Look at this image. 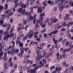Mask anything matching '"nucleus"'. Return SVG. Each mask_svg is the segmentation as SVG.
<instances>
[{
    "mask_svg": "<svg viewBox=\"0 0 73 73\" xmlns=\"http://www.w3.org/2000/svg\"><path fill=\"white\" fill-rule=\"evenodd\" d=\"M36 1V0H30V4L31 5H33L34 3Z\"/></svg>",
    "mask_w": 73,
    "mask_h": 73,
    "instance_id": "nucleus-24",
    "label": "nucleus"
},
{
    "mask_svg": "<svg viewBox=\"0 0 73 73\" xmlns=\"http://www.w3.org/2000/svg\"><path fill=\"white\" fill-rule=\"evenodd\" d=\"M22 9L23 8H21L18 9V12H19V13H21V15H27V14H28V12H25V9L22 10Z\"/></svg>",
    "mask_w": 73,
    "mask_h": 73,
    "instance_id": "nucleus-7",
    "label": "nucleus"
},
{
    "mask_svg": "<svg viewBox=\"0 0 73 73\" xmlns=\"http://www.w3.org/2000/svg\"><path fill=\"white\" fill-rule=\"evenodd\" d=\"M19 51V50L18 49L14 50L12 49H11V55H13L15 53H17Z\"/></svg>",
    "mask_w": 73,
    "mask_h": 73,
    "instance_id": "nucleus-10",
    "label": "nucleus"
},
{
    "mask_svg": "<svg viewBox=\"0 0 73 73\" xmlns=\"http://www.w3.org/2000/svg\"><path fill=\"white\" fill-rule=\"evenodd\" d=\"M46 29H44L43 30H42V31H41V33H43L45 32L46 31Z\"/></svg>",
    "mask_w": 73,
    "mask_h": 73,
    "instance_id": "nucleus-58",
    "label": "nucleus"
},
{
    "mask_svg": "<svg viewBox=\"0 0 73 73\" xmlns=\"http://www.w3.org/2000/svg\"><path fill=\"white\" fill-rule=\"evenodd\" d=\"M1 17H2L3 18H5V15H4V14H2V15H1Z\"/></svg>",
    "mask_w": 73,
    "mask_h": 73,
    "instance_id": "nucleus-54",
    "label": "nucleus"
},
{
    "mask_svg": "<svg viewBox=\"0 0 73 73\" xmlns=\"http://www.w3.org/2000/svg\"><path fill=\"white\" fill-rule=\"evenodd\" d=\"M62 55H60L59 53H57L56 54V58L58 61L61 58Z\"/></svg>",
    "mask_w": 73,
    "mask_h": 73,
    "instance_id": "nucleus-13",
    "label": "nucleus"
},
{
    "mask_svg": "<svg viewBox=\"0 0 73 73\" xmlns=\"http://www.w3.org/2000/svg\"><path fill=\"white\" fill-rule=\"evenodd\" d=\"M11 43H12V44H13V46H12V48H13L14 47H15V42L13 41H13H12V42H11Z\"/></svg>",
    "mask_w": 73,
    "mask_h": 73,
    "instance_id": "nucleus-34",
    "label": "nucleus"
},
{
    "mask_svg": "<svg viewBox=\"0 0 73 73\" xmlns=\"http://www.w3.org/2000/svg\"><path fill=\"white\" fill-rule=\"evenodd\" d=\"M40 48L39 47H37L36 48V50H37V49H42V48L43 47H44V44H40Z\"/></svg>",
    "mask_w": 73,
    "mask_h": 73,
    "instance_id": "nucleus-15",
    "label": "nucleus"
},
{
    "mask_svg": "<svg viewBox=\"0 0 73 73\" xmlns=\"http://www.w3.org/2000/svg\"><path fill=\"white\" fill-rule=\"evenodd\" d=\"M66 40V39H64V40H63L62 43V44H64Z\"/></svg>",
    "mask_w": 73,
    "mask_h": 73,
    "instance_id": "nucleus-46",
    "label": "nucleus"
},
{
    "mask_svg": "<svg viewBox=\"0 0 73 73\" xmlns=\"http://www.w3.org/2000/svg\"><path fill=\"white\" fill-rule=\"evenodd\" d=\"M55 5V2H51V5Z\"/></svg>",
    "mask_w": 73,
    "mask_h": 73,
    "instance_id": "nucleus-59",
    "label": "nucleus"
},
{
    "mask_svg": "<svg viewBox=\"0 0 73 73\" xmlns=\"http://www.w3.org/2000/svg\"><path fill=\"white\" fill-rule=\"evenodd\" d=\"M73 25V22H69L67 24V26H70V25Z\"/></svg>",
    "mask_w": 73,
    "mask_h": 73,
    "instance_id": "nucleus-29",
    "label": "nucleus"
},
{
    "mask_svg": "<svg viewBox=\"0 0 73 73\" xmlns=\"http://www.w3.org/2000/svg\"><path fill=\"white\" fill-rule=\"evenodd\" d=\"M12 58H9V63L11 62L12 61Z\"/></svg>",
    "mask_w": 73,
    "mask_h": 73,
    "instance_id": "nucleus-49",
    "label": "nucleus"
},
{
    "mask_svg": "<svg viewBox=\"0 0 73 73\" xmlns=\"http://www.w3.org/2000/svg\"><path fill=\"white\" fill-rule=\"evenodd\" d=\"M47 1L46 0L44 1L42 3L44 6H46L47 5Z\"/></svg>",
    "mask_w": 73,
    "mask_h": 73,
    "instance_id": "nucleus-27",
    "label": "nucleus"
},
{
    "mask_svg": "<svg viewBox=\"0 0 73 73\" xmlns=\"http://www.w3.org/2000/svg\"><path fill=\"white\" fill-rule=\"evenodd\" d=\"M48 21H49V19H48V18H47L46 19V21H44V22L45 23H48V25L49 26H50L52 25V24L51 23H48Z\"/></svg>",
    "mask_w": 73,
    "mask_h": 73,
    "instance_id": "nucleus-17",
    "label": "nucleus"
},
{
    "mask_svg": "<svg viewBox=\"0 0 73 73\" xmlns=\"http://www.w3.org/2000/svg\"><path fill=\"white\" fill-rule=\"evenodd\" d=\"M66 0H62L61 3H59L57 6V7L58 8L59 10L60 11H62L63 10L64 8V5L63 4L64 1Z\"/></svg>",
    "mask_w": 73,
    "mask_h": 73,
    "instance_id": "nucleus-6",
    "label": "nucleus"
},
{
    "mask_svg": "<svg viewBox=\"0 0 73 73\" xmlns=\"http://www.w3.org/2000/svg\"><path fill=\"white\" fill-rule=\"evenodd\" d=\"M5 68L6 70H7L9 66L7 63H5L4 64Z\"/></svg>",
    "mask_w": 73,
    "mask_h": 73,
    "instance_id": "nucleus-22",
    "label": "nucleus"
},
{
    "mask_svg": "<svg viewBox=\"0 0 73 73\" xmlns=\"http://www.w3.org/2000/svg\"><path fill=\"white\" fill-rule=\"evenodd\" d=\"M50 21L52 23H56L58 21V19H57V18H51Z\"/></svg>",
    "mask_w": 73,
    "mask_h": 73,
    "instance_id": "nucleus-12",
    "label": "nucleus"
},
{
    "mask_svg": "<svg viewBox=\"0 0 73 73\" xmlns=\"http://www.w3.org/2000/svg\"><path fill=\"white\" fill-rule=\"evenodd\" d=\"M34 34L33 30H30L29 33L26 34L27 37H29V38H31L33 37V35Z\"/></svg>",
    "mask_w": 73,
    "mask_h": 73,
    "instance_id": "nucleus-9",
    "label": "nucleus"
},
{
    "mask_svg": "<svg viewBox=\"0 0 73 73\" xmlns=\"http://www.w3.org/2000/svg\"><path fill=\"white\" fill-rule=\"evenodd\" d=\"M29 50V48H25V51L26 52L27 50Z\"/></svg>",
    "mask_w": 73,
    "mask_h": 73,
    "instance_id": "nucleus-61",
    "label": "nucleus"
},
{
    "mask_svg": "<svg viewBox=\"0 0 73 73\" xmlns=\"http://www.w3.org/2000/svg\"><path fill=\"white\" fill-rule=\"evenodd\" d=\"M3 54V51H1L0 53V59H1L2 58V57L1 56H2Z\"/></svg>",
    "mask_w": 73,
    "mask_h": 73,
    "instance_id": "nucleus-32",
    "label": "nucleus"
},
{
    "mask_svg": "<svg viewBox=\"0 0 73 73\" xmlns=\"http://www.w3.org/2000/svg\"><path fill=\"white\" fill-rule=\"evenodd\" d=\"M19 5L21 6V7L23 8H25L27 7V5H25L24 3H23L22 1H21L19 3H18L17 4L15 3V6L14 7V8L13 9V12H15L16 11L15 8H17L18 6Z\"/></svg>",
    "mask_w": 73,
    "mask_h": 73,
    "instance_id": "nucleus-4",
    "label": "nucleus"
},
{
    "mask_svg": "<svg viewBox=\"0 0 73 73\" xmlns=\"http://www.w3.org/2000/svg\"><path fill=\"white\" fill-rule=\"evenodd\" d=\"M3 9V7L2 6H0V12Z\"/></svg>",
    "mask_w": 73,
    "mask_h": 73,
    "instance_id": "nucleus-41",
    "label": "nucleus"
},
{
    "mask_svg": "<svg viewBox=\"0 0 73 73\" xmlns=\"http://www.w3.org/2000/svg\"><path fill=\"white\" fill-rule=\"evenodd\" d=\"M38 7V5L34 6V7H33V8L37 9Z\"/></svg>",
    "mask_w": 73,
    "mask_h": 73,
    "instance_id": "nucleus-50",
    "label": "nucleus"
},
{
    "mask_svg": "<svg viewBox=\"0 0 73 73\" xmlns=\"http://www.w3.org/2000/svg\"><path fill=\"white\" fill-rule=\"evenodd\" d=\"M62 17V15L61 14H59V19H61Z\"/></svg>",
    "mask_w": 73,
    "mask_h": 73,
    "instance_id": "nucleus-52",
    "label": "nucleus"
},
{
    "mask_svg": "<svg viewBox=\"0 0 73 73\" xmlns=\"http://www.w3.org/2000/svg\"><path fill=\"white\" fill-rule=\"evenodd\" d=\"M70 16V15H69V14H67L66 15L65 17H64V19L65 20H69V17Z\"/></svg>",
    "mask_w": 73,
    "mask_h": 73,
    "instance_id": "nucleus-14",
    "label": "nucleus"
},
{
    "mask_svg": "<svg viewBox=\"0 0 73 73\" xmlns=\"http://www.w3.org/2000/svg\"><path fill=\"white\" fill-rule=\"evenodd\" d=\"M57 7H55L53 8V10L54 11H56L57 10Z\"/></svg>",
    "mask_w": 73,
    "mask_h": 73,
    "instance_id": "nucleus-57",
    "label": "nucleus"
},
{
    "mask_svg": "<svg viewBox=\"0 0 73 73\" xmlns=\"http://www.w3.org/2000/svg\"><path fill=\"white\" fill-rule=\"evenodd\" d=\"M60 1V0H55V3L56 4H57Z\"/></svg>",
    "mask_w": 73,
    "mask_h": 73,
    "instance_id": "nucleus-48",
    "label": "nucleus"
},
{
    "mask_svg": "<svg viewBox=\"0 0 73 73\" xmlns=\"http://www.w3.org/2000/svg\"><path fill=\"white\" fill-rule=\"evenodd\" d=\"M55 68V66H52V67H51L50 68V71H52V70L54 69Z\"/></svg>",
    "mask_w": 73,
    "mask_h": 73,
    "instance_id": "nucleus-42",
    "label": "nucleus"
},
{
    "mask_svg": "<svg viewBox=\"0 0 73 73\" xmlns=\"http://www.w3.org/2000/svg\"><path fill=\"white\" fill-rule=\"evenodd\" d=\"M69 69H71L72 70H73V66L70 67Z\"/></svg>",
    "mask_w": 73,
    "mask_h": 73,
    "instance_id": "nucleus-63",
    "label": "nucleus"
},
{
    "mask_svg": "<svg viewBox=\"0 0 73 73\" xmlns=\"http://www.w3.org/2000/svg\"><path fill=\"white\" fill-rule=\"evenodd\" d=\"M17 68V64H15L14 66V70H16Z\"/></svg>",
    "mask_w": 73,
    "mask_h": 73,
    "instance_id": "nucleus-30",
    "label": "nucleus"
},
{
    "mask_svg": "<svg viewBox=\"0 0 73 73\" xmlns=\"http://www.w3.org/2000/svg\"><path fill=\"white\" fill-rule=\"evenodd\" d=\"M67 57V56L66 54H65L63 55H61V58H66Z\"/></svg>",
    "mask_w": 73,
    "mask_h": 73,
    "instance_id": "nucleus-26",
    "label": "nucleus"
},
{
    "mask_svg": "<svg viewBox=\"0 0 73 73\" xmlns=\"http://www.w3.org/2000/svg\"><path fill=\"white\" fill-rule=\"evenodd\" d=\"M11 46H10L9 48H8L7 49H5V51H7L8 50H9L11 48Z\"/></svg>",
    "mask_w": 73,
    "mask_h": 73,
    "instance_id": "nucleus-43",
    "label": "nucleus"
},
{
    "mask_svg": "<svg viewBox=\"0 0 73 73\" xmlns=\"http://www.w3.org/2000/svg\"><path fill=\"white\" fill-rule=\"evenodd\" d=\"M61 24L63 26H66L67 25H66V22H62Z\"/></svg>",
    "mask_w": 73,
    "mask_h": 73,
    "instance_id": "nucleus-35",
    "label": "nucleus"
},
{
    "mask_svg": "<svg viewBox=\"0 0 73 73\" xmlns=\"http://www.w3.org/2000/svg\"><path fill=\"white\" fill-rule=\"evenodd\" d=\"M4 54L5 57L3 58V59L5 61L7 60V58L6 57V56H7V53H4Z\"/></svg>",
    "mask_w": 73,
    "mask_h": 73,
    "instance_id": "nucleus-25",
    "label": "nucleus"
},
{
    "mask_svg": "<svg viewBox=\"0 0 73 73\" xmlns=\"http://www.w3.org/2000/svg\"><path fill=\"white\" fill-rule=\"evenodd\" d=\"M41 7L40 6L38 8V13H40L42 12V9H41Z\"/></svg>",
    "mask_w": 73,
    "mask_h": 73,
    "instance_id": "nucleus-20",
    "label": "nucleus"
},
{
    "mask_svg": "<svg viewBox=\"0 0 73 73\" xmlns=\"http://www.w3.org/2000/svg\"><path fill=\"white\" fill-rule=\"evenodd\" d=\"M69 44V42H66L65 44V45L66 46H68Z\"/></svg>",
    "mask_w": 73,
    "mask_h": 73,
    "instance_id": "nucleus-51",
    "label": "nucleus"
},
{
    "mask_svg": "<svg viewBox=\"0 0 73 73\" xmlns=\"http://www.w3.org/2000/svg\"><path fill=\"white\" fill-rule=\"evenodd\" d=\"M45 16V13H42L40 15V17H43Z\"/></svg>",
    "mask_w": 73,
    "mask_h": 73,
    "instance_id": "nucleus-38",
    "label": "nucleus"
},
{
    "mask_svg": "<svg viewBox=\"0 0 73 73\" xmlns=\"http://www.w3.org/2000/svg\"><path fill=\"white\" fill-rule=\"evenodd\" d=\"M28 38V37L27 36V35H26L23 38H22V40L24 41L26 40Z\"/></svg>",
    "mask_w": 73,
    "mask_h": 73,
    "instance_id": "nucleus-28",
    "label": "nucleus"
},
{
    "mask_svg": "<svg viewBox=\"0 0 73 73\" xmlns=\"http://www.w3.org/2000/svg\"><path fill=\"white\" fill-rule=\"evenodd\" d=\"M30 1V0H27V2L26 3V6L28 7L29 6V2Z\"/></svg>",
    "mask_w": 73,
    "mask_h": 73,
    "instance_id": "nucleus-31",
    "label": "nucleus"
},
{
    "mask_svg": "<svg viewBox=\"0 0 73 73\" xmlns=\"http://www.w3.org/2000/svg\"><path fill=\"white\" fill-rule=\"evenodd\" d=\"M23 68L21 66H19V70L21 71L22 70Z\"/></svg>",
    "mask_w": 73,
    "mask_h": 73,
    "instance_id": "nucleus-45",
    "label": "nucleus"
},
{
    "mask_svg": "<svg viewBox=\"0 0 73 73\" xmlns=\"http://www.w3.org/2000/svg\"><path fill=\"white\" fill-rule=\"evenodd\" d=\"M7 8H8V5L7 4V3H6L5 5V9H7Z\"/></svg>",
    "mask_w": 73,
    "mask_h": 73,
    "instance_id": "nucleus-44",
    "label": "nucleus"
},
{
    "mask_svg": "<svg viewBox=\"0 0 73 73\" xmlns=\"http://www.w3.org/2000/svg\"><path fill=\"white\" fill-rule=\"evenodd\" d=\"M71 50V48H70L68 49H66L64 50L63 51V52H68L70 51Z\"/></svg>",
    "mask_w": 73,
    "mask_h": 73,
    "instance_id": "nucleus-21",
    "label": "nucleus"
},
{
    "mask_svg": "<svg viewBox=\"0 0 73 73\" xmlns=\"http://www.w3.org/2000/svg\"><path fill=\"white\" fill-rule=\"evenodd\" d=\"M68 71V69H66L64 73H67ZM58 73H60L59 72H58Z\"/></svg>",
    "mask_w": 73,
    "mask_h": 73,
    "instance_id": "nucleus-56",
    "label": "nucleus"
},
{
    "mask_svg": "<svg viewBox=\"0 0 73 73\" xmlns=\"http://www.w3.org/2000/svg\"><path fill=\"white\" fill-rule=\"evenodd\" d=\"M61 68L60 67H57L55 68V71H56V73L57 72H59L61 70Z\"/></svg>",
    "mask_w": 73,
    "mask_h": 73,
    "instance_id": "nucleus-18",
    "label": "nucleus"
},
{
    "mask_svg": "<svg viewBox=\"0 0 73 73\" xmlns=\"http://www.w3.org/2000/svg\"><path fill=\"white\" fill-rule=\"evenodd\" d=\"M68 38L69 39L71 38V35L69 33L68 34Z\"/></svg>",
    "mask_w": 73,
    "mask_h": 73,
    "instance_id": "nucleus-40",
    "label": "nucleus"
},
{
    "mask_svg": "<svg viewBox=\"0 0 73 73\" xmlns=\"http://www.w3.org/2000/svg\"><path fill=\"white\" fill-rule=\"evenodd\" d=\"M53 40L55 44H57V40H55V38H53Z\"/></svg>",
    "mask_w": 73,
    "mask_h": 73,
    "instance_id": "nucleus-33",
    "label": "nucleus"
},
{
    "mask_svg": "<svg viewBox=\"0 0 73 73\" xmlns=\"http://www.w3.org/2000/svg\"><path fill=\"white\" fill-rule=\"evenodd\" d=\"M4 21L3 20H1V19H0V25H2L4 27H8L7 28V31H5L4 33V35L6 36L4 38V40H5L7 39L8 38H11V37H13V39H15L16 37V34H13V33H11V34L10 35L9 34L8 31L10 29V28L11 27V25L10 24H5L4 25H3V24ZM3 30H0V40L1 39L2 36L3 34ZM0 46H1L0 51H1L3 48V47L2 46V44L1 43H0Z\"/></svg>",
    "mask_w": 73,
    "mask_h": 73,
    "instance_id": "nucleus-1",
    "label": "nucleus"
},
{
    "mask_svg": "<svg viewBox=\"0 0 73 73\" xmlns=\"http://www.w3.org/2000/svg\"><path fill=\"white\" fill-rule=\"evenodd\" d=\"M44 65V64H42V61H40L38 62V66L35 67L34 68V70L31 69V73H34L36 71V70L38 69L39 68H40L42 67Z\"/></svg>",
    "mask_w": 73,
    "mask_h": 73,
    "instance_id": "nucleus-5",
    "label": "nucleus"
},
{
    "mask_svg": "<svg viewBox=\"0 0 73 73\" xmlns=\"http://www.w3.org/2000/svg\"><path fill=\"white\" fill-rule=\"evenodd\" d=\"M21 39V36H19V37H18V38H17V40L16 42V44H19V46L21 47V53L18 54V55L19 57H21L22 56V55L24 54V48L23 47V43H20V40Z\"/></svg>",
    "mask_w": 73,
    "mask_h": 73,
    "instance_id": "nucleus-2",
    "label": "nucleus"
},
{
    "mask_svg": "<svg viewBox=\"0 0 73 73\" xmlns=\"http://www.w3.org/2000/svg\"><path fill=\"white\" fill-rule=\"evenodd\" d=\"M13 62H11L10 64V67H12L13 66Z\"/></svg>",
    "mask_w": 73,
    "mask_h": 73,
    "instance_id": "nucleus-47",
    "label": "nucleus"
},
{
    "mask_svg": "<svg viewBox=\"0 0 73 73\" xmlns=\"http://www.w3.org/2000/svg\"><path fill=\"white\" fill-rule=\"evenodd\" d=\"M42 61H43V62L44 63H46V60L45 59H43L42 60Z\"/></svg>",
    "mask_w": 73,
    "mask_h": 73,
    "instance_id": "nucleus-60",
    "label": "nucleus"
},
{
    "mask_svg": "<svg viewBox=\"0 0 73 73\" xmlns=\"http://www.w3.org/2000/svg\"><path fill=\"white\" fill-rule=\"evenodd\" d=\"M27 13L28 14H27V15H27L28 16L27 21L29 22L30 21V20H32L33 19V23L34 24H35L36 21V15H35L34 16V18H33V16L31 15L30 13H28V12H27Z\"/></svg>",
    "mask_w": 73,
    "mask_h": 73,
    "instance_id": "nucleus-3",
    "label": "nucleus"
},
{
    "mask_svg": "<svg viewBox=\"0 0 73 73\" xmlns=\"http://www.w3.org/2000/svg\"><path fill=\"white\" fill-rule=\"evenodd\" d=\"M44 18H42V17H40L39 18L40 23V25H42V22L43 21Z\"/></svg>",
    "mask_w": 73,
    "mask_h": 73,
    "instance_id": "nucleus-19",
    "label": "nucleus"
},
{
    "mask_svg": "<svg viewBox=\"0 0 73 73\" xmlns=\"http://www.w3.org/2000/svg\"><path fill=\"white\" fill-rule=\"evenodd\" d=\"M27 24V21H25L24 22H23V25H26Z\"/></svg>",
    "mask_w": 73,
    "mask_h": 73,
    "instance_id": "nucleus-53",
    "label": "nucleus"
},
{
    "mask_svg": "<svg viewBox=\"0 0 73 73\" xmlns=\"http://www.w3.org/2000/svg\"><path fill=\"white\" fill-rule=\"evenodd\" d=\"M69 5L70 6H72L73 7V2L72 3V1H70L69 2Z\"/></svg>",
    "mask_w": 73,
    "mask_h": 73,
    "instance_id": "nucleus-36",
    "label": "nucleus"
},
{
    "mask_svg": "<svg viewBox=\"0 0 73 73\" xmlns=\"http://www.w3.org/2000/svg\"><path fill=\"white\" fill-rule=\"evenodd\" d=\"M29 27V25H27L25 26V30L27 31V30L28 28Z\"/></svg>",
    "mask_w": 73,
    "mask_h": 73,
    "instance_id": "nucleus-39",
    "label": "nucleus"
},
{
    "mask_svg": "<svg viewBox=\"0 0 73 73\" xmlns=\"http://www.w3.org/2000/svg\"><path fill=\"white\" fill-rule=\"evenodd\" d=\"M62 39H63V38H60L59 39V40H58V42H60L61 40H62Z\"/></svg>",
    "mask_w": 73,
    "mask_h": 73,
    "instance_id": "nucleus-55",
    "label": "nucleus"
},
{
    "mask_svg": "<svg viewBox=\"0 0 73 73\" xmlns=\"http://www.w3.org/2000/svg\"><path fill=\"white\" fill-rule=\"evenodd\" d=\"M70 55H72L73 54V50H71L70 53Z\"/></svg>",
    "mask_w": 73,
    "mask_h": 73,
    "instance_id": "nucleus-64",
    "label": "nucleus"
},
{
    "mask_svg": "<svg viewBox=\"0 0 73 73\" xmlns=\"http://www.w3.org/2000/svg\"><path fill=\"white\" fill-rule=\"evenodd\" d=\"M14 29L13 27H12L10 30V31H9L10 33H12L14 31Z\"/></svg>",
    "mask_w": 73,
    "mask_h": 73,
    "instance_id": "nucleus-37",
    "label": "nucleus"
},
{
    "mask_svg": "<svg viewBox=\"0 0 73 73\" xmlns=\"http://www.w3.org/2000/svg\"><path fill=\"white\" fill-rule=\"evenodd\" d=\"M36 40L38 41H40V38H36Z\"/></svg>",
    "mask_w": 73,
    "mask_h": 73,
    "instance_id": "nucleus-62",
    "label": "nucleus"
},
{
    "mask_svg": "<svg viewBox=\"0 0 73 73\" xmlns=\"http://www.w3.org/2000/svg\"><path fill=\"white\" fill-rule=\"evenodd\" d=\"M11 10H8L7 11L5 12V13H8L9 16H11L12 15L13 13V12Z\"/></svg>",
    "mask_w": 73,
    "mask_h": 73,
    "instance_id": "nucleus-11",
    "label": "nucleus"
},
{
    "mask_svg": "<svg viewBox=\"0 0 73 73\" xmlns=\"http://www.w3.org/2000/svg\"><path fill=\"white\" fill-rule=\"evenodd\" d=\"M40 23V21L39 20H38V19H37V22H36V25H35V27L36 28H38V27L39 26L38 24Z\"/></svg>",
    "mask_w": 73,
    "mask_h": 73,
    "instance_id": "nucleus-23",
    "label": "nucleus"
},
{
    "mask_svg": "<svg viewBox=\"0 0 73 73\" xmlns=\"http://www.w3.org/2000/svg\"><path fill=\"white\" fill-rule=\"evenodd\" d=\"M58 32V31L57 30H56L55 31H53V32H52V33H50V34H48L47 35H48L49 36H51L53 34H56Z\"/></svg>",
    "mask_w": 73,
    "mask_h": 73,
    "instance_id": "nucleus-16",
    "label": "nucleus"
},
{
    "mask_svg": "<svg viewBox=\"0 0 73 73\" xmlns=\"http://www.w3.org/2000/svg\"><path fill=\"white\" fill-rule=\"evenodd\" d=\"M40 52L38 51H37V54H38V56H36V60L37 61L39 59H40L42 58V57L44 58V56L46 55L47 54V52H45L44 53L43 56H42L40 55H38L39 53Z\"/></svg>",
    "mask_w": 73,
    "mask_h": 73,
    "instance_id": "nucleus-8",
    "label": "nucleus"
}]
</instances>
